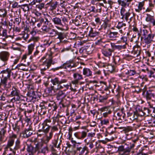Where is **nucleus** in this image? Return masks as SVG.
<instances>
[{"instance_id":"8fccbe9b","label":"nucleus","mask_w":155,"mask_h":155,"mask_svg":"<svg viewBox=\"0 0 155 155\" xmlns=\"http://www.w3.org/2000/svg\"><path fill=\"white\" fill-rule=\"evenodd\" d=\"M57 4L58 2H53L51 3L50 5V9L51 10H53L55 9L57 7Z\"/></svg>"},{"instance_id":"a211bd4d","label":"nucleus","mask_w":155,"mask_h":155,"mask_svg":"<svg viewBox=\"0 0 155 155\" xmlns=\"http://www.w3.org/2000/svg\"><path fill=\"white\" fill-rule=\"evenodd\" d=\"M87 135V132L84 131L79 133H76L74 134L75 136L79 139H83Z\"/></svg>"},{"instance_id":"e433bc0d","label":"nucleus","mask_w":155,"mask_h":155,"mask_svg":"<svg viewBox=\"0 0 155 155\" xmlns=\"http://www.w3.org/2000/svg\"><path fill=\"white\" fill-rule=\"evenodd\" d=\"M154 94H153L150 91H147L146 92V98L147 100H150L152 97H154Z\"/></svg>"},{"instance_id":"4c0bfd02","label":"nucleus","mask_w":155,"mask_h":155,"mask_svg":"<svg viewBox=\"0 0 155 155\" xmlns=\"http://www.w3.org/2000/svg\"><path fill=\"white\" fill-rule=\"evenodd\" d=\"M51 128V126L47 127H46L42 126V129H39V131L42 132V131L44 132V134H47L48 133L50 129Z\"/></svg>"},{"instance_id":"c756f323","label":"nucleus","mask_w":155,"mask_h":155,"mask_svg":"<svg viewBox=\"0 0 155 155\" xmlns=\"http://www.w3.org/2000/svg\"><path fill=\"white\" fill-rule=\"evenodd\" d=\"M101 109L102 112L106 113L108 114H110L112 112L111 108L109 107H103Z\"/></svg>"},{"instance_id":"2eb2a0df","label":"nucleus","mask_w":155,"mask_h":155,"mask_svg":"<svg viewBox=\"0 0 155 155\" xmlns=\"http://www.w3.org/2000/svg\"><path fill=\"white\" fill-rule=\"evenodd\" d=\"M33 134V129L31 126H29L28 128L26 129L24 134L25 138H28Z\"/></svg>"},{"instance_id":"ddd939ff","label":"nucleus","mask_w":155,"mask_h":155,"mask_svg":"<svg viewBox=\"0 0 155 155\" xmlns=\"http://www.w3.org/2000/svg\"><path fill=\"white\" fill-rule=\"evenodd\" d=\"M155 36V34L150 33L147 36L144 38V43L146 44H149L153 41Z\"/></svg>"},{"instance_id":"e2e57ef3","label":"nucleus","mask_w":155,"mask_h":155,"mask_svg":"<svg viewBox=\"0 0 155 155\" xmlns=\"http://www.w3.org/2000/svg\"><path fill=\"white\" fill-rule=\"evenodd\" d=\"M86 145H89V147L91 149H92L94 147V145L92 141L87 143Z\"/></svg>"},{"instance_id":"aec40b11","label":"nucleus","mask_w":155,"mask_h":155,"mask_svg":"<svg viewBox=\"0 0 155 155\" xmlns=\"http://www.w3.org/2000/svg\"><path fill=\"white\" fill-rule=\"evenodd\" d=\"M45 9V4L44 3H39L36 5L35 9L36 10L44 12Z\"/></svg>"},{"instance_id":"4468645a","label":"nucleus","mask_w":155,"mask_h":155,"mask_svg":"<svg viewBox=\"0 0 155 155\" xmlns=\"http://www.w3.org/2000/svg\"><path fill=\"white\" fill-rule=\"evenodd\" d=\"M22 125L21 122L20 121H18L15 124H12V126L13 130L17 133H18L20 130L21 126Z\"/></svg>"},{"instance_id":"412c9836","label":"nucleus","mask_w":155,"mask_h":155,"mask_svg":"<svg viewBox=\"0 0 155 155\" xmlns=\"http://www.w3.org/2000/svg\"><path fill=\"white\" fill-rule=\"evenodd\" d=\"M83 74L85 76L89 77L92 76V72L90 69L84 68L83 69Z\"/></svg>"},{"instance_id":"49530a36","label":"nucleus","mask_w":155,"mask_h":155,"mask_svg":"<svg viewBox=\"0 0 155 155\" xmlns=\"http://www.w3.org/2000/svg\"><path fill=\"white\" fill-rule=\"evenodd\" d=\"M141 35L143 36L142 38H143L149 34V31L146 29H143L141 31Z\"/></svg>"},{"instance_id":"0e129e2a","label":"nucleus","mask_w":155,"mask_h":155,"mask_svg":"<svg viewBox=\"0 0 155 155\" xmlns=\"http://www.w3.org/2000/svg\"><path fill=\"white\" fill-rule=\"evenodd\" d=\"M149 6L150 7L153 8L155 5V0H153V2H152L151 0H149Z\"/></svg>"},{"instance_id":"f8f14e48","label":"nucleus","mask_w":155,"mask_h":155,"mask_svg":"<svg viewBox=\"0 0 155 155\" xmlns=\"http://www.w3.org/2000/svg\"><path fill=\"white\" fill-rule=\"evenodd\" d=\"M133 0H118L117 2L119 5L123 8L129 7L131 2Z\"/></svg>"},{"instance_id":"9b49d317","label":"nucleus","mask_w":155,"mask_h":155,"mask_svg":"<svg viewBox=\"0 0 155 155\" xmlns=\"http://www.w3.org/2000/svg\"><path fill=\"white\" fill-rule=\"evenodd\" d=\"M73 78L74 80L72 81V83L74 84H77L80 80L83 79L82 75L78 73H74Z\"/></svg>"},{"instance_id":"f704fd0d","label":"nucleus","mask_w":155,"mask_h":155,"mask_svg":"<svg viewBox=\"0 0 155 155\" xmlns=\"http://www.w3.org/2000/svg\"><path fill=\"white\" fill-rule=\"evenodd\" d=\"M144 5V2H139L138 4V8H136L135 9L136 12L138 13H140L142 10Z\"/></svg>"},{"instance_id":"dca6fc26","label":"nucleus","mask_w":155,"mask_h":155,"mask_svg":"<svg viewBox=\"0 0 155 155\" xmlns=\"http://www.w3.org/2000/svg\"><path fill=\"white\" fill-rule=\"evenodd\" d=\"M110 43H111L106 41H105L103 38H101L98 40L95 44L96 45H101L104 48L107 45H109Z\"/></svg>"},{"instance_id":"20e7f679","label":"nucleus","mask_w":155,"mask_h":155,"mask_svg":"<svg viewBox=\"0 0 155 155\" xmlns=\"http://www.w3.org/2000/svg\"><path fill=\"white\" fill-rule=\"evenodd\" d=\"M138 140V138L133 139V143L130 147H126L123 145L119 146L117 150L119 155H130L131 149L134 148Z\"/></svg>"},{"instance_id":"c9c22d12","label":"nucleus","mask_w":155,"mask_h":155,"mask_svg":"<svg viewBox=\"0 0 155 155\" xmlns=\"http://www.w3.org/2000/svg\"><path fill=\"white\" fill-rule=\"evenodd\" d=\"M141 52V50L140 47L136 48L134 49V51L133 52L134 56L137 57L139 56Z\"/></svg>"},{"instance_id":"864d4df0","label":"nucleus","mask_w":155,"mask_h":155,"mask_svg":"<svg viewBox=\"0 0 155 155\" xmlns=\"http://www.w3.org/2000/svg\"><path fill=\"white\" fill-rule=\"evenodd\" d=\"M146 70L150 77L153 76V74L154 73L151 69H150L149 68H146Z\"/></svg>"},{"instance_id":"a18cd8bd","label":"nucleus","mask_w":155,"mask_h":155,"mask_svg":"<svg viewBox=\"0 0 155 155\" xmlns=\"http://www.w3.org/2000/svg\"><path fill=\"white\" fill-rule=\"evenodd\" d=\"M43 146L42 143H38L35 145V152L38 151L40 149H41Z\"/></svg>"},{"instance_id":"f03ea898","label":"nucleus","mask_w":155,"mask_h":155,"mask_svg":"<svg viewBox=\"0 0 155 155\" xmlns=\"http://www.w3.org/2000/svg\"><path fill=\"white\" fill-rule=\"evenodd\" d=\"M53 86H51V90L54 92L60 89L65 88L67 89L69 88V85L66 83L68 80L65 79H61L59 80L58 78H55L51 79V81Z\"/></svg>"},{"instance_id":"393cba45","label":"nucleus","mask_w":155,"mask_h":155,"mask_svg":"<svg viewBox=\"0 0 155 155\" xmlns=\"http://www.w3.org/2000/svg\"><path fill=\"white\" fill-rule=\"evenodd\" d=\"M111 44L114 51L116 49H117L119 50H121L122 49L125 48L126 47L125 45H116L115 44L113 43H111Z\"/></svg>"},{"instance_id":"5701e85b","label":"nucleus","mask_w":155,"mask_h":155,"mask_svg":"<svg viewBox=\"0 0 155 155\" xmlns=\"http://www.w3.org/2000/svg\"><path fill=\"white\" fill-rule=\"evenodd\" d=\"M52 20L55 25L63 26L61 19L57 17H55L52 19Z\"/></svg>"},{"instance_id":"3c124183","label":"nucleus","mask_w":155,"mask_h":155,"mask_svg":"<svg viewBox=\"0 0 155 155\" xmlns=\"http://www.w3.org/2000/svg\"><path fill=\"white\" fill-rule=\"evenodd\" d=\"M126 26V24L125 23H123L122 22H119L117 26V28L118 29H120L123 27H125Z\"/></svg>"},{"instance_id":"0eeeda50","label":"nucleus","mask_w":155,"mask_h":155,"mask_svg":"<svg viewBox=\"0 0 155 155\" xmlns=\"http://www.w3.org/2000/svg\"><path fill=\"white\" fill-rule=\"evenodd\" d=\"M11 94L12 96H16L12 99V102L16 101H19L21 100L20 91L17 88L13 86L12 88V91L11 92Z\"/></svg>"},{"instance_id":"f257e3e1","label":"nucleus","mask_w":155,"mask_h":155,"mask_svg":"<svg viewBox=\"0 0 155 155\" xmlns=\"http://www.w3.org/2000/svg\"><path fill=\"white\" fill-rule=\"evenodd\" d=\"M17 135L16 134L12 133L9 137V139L7 141V144L5 148V151L8 150L9 149L10 151H12L13 154L15 155L16 153V151L21 147V141L19 139H18L15 142V146L13 148L12 147L13 146L15 143V139L16 138Z\"/></svg>"},{"instance_id":"2f4dec72","label":"nucleus","mask_w":155,"mask_h":155,"mask_svg":"<svg viewBox=\"0 0 155 155\" xmlns=\"http://www.w3.org/2000/svg\"><path fill=\"white\" fill-rule=\"evenodd\" d=\"M58 31L57 30L50 28L47 33L50 35L52 36H54L57 35Z\"/></svg>"},{"instance_id":"4be33fe9","label":"nucleus","mask_w":155,"mask_h":155,"mask_svg":"<svg viewBox=\"0 0 155 155\" xmlns=\"http://www.w3.org/2000/svg\"><path fill=\"white\" fill-rule=\"evenodd\" d=\"M75 65L74 64L70 63H65L61 66V69L64 68L68 70V68L70 69L74 67Z\"/></svg>"},{"instance_id":"1a4fd4ad","label":"nucleus","mask_w":155,"mask_h":155,"mask_svg":"<svg viewBox=\"0 0 155 155\" xmlns=\"http://www.w3.org/2000/svg\"><path fill=\"white\" fill-rule=\"evenodd\" d=\"M125 11L126 10L124 8H122L120 10V13L122 16L121 19H124L127 21L131 14V12L130 10H129L125 13Z\"/></svg>"},{"instance_id":"7c9ffc66","label":"nucleus","mask_w":155,"mask_h":155,"mask_svg":"<svg viewBox=\"0 0 155 155\" xmlns=\"http://www.w3.org/2000/svg\"><path fill=\"white\" fill-rule=\"evenodd\" d=\"M109 37L110 38H118L119 37V34L117 32L110 31L109 34Z\"/></svg>"},{"instance_id":"37998d69","label":"nucleus","mask_w":155,"mask_h":155,"mask_svg":"<svg viewBox=\"0 0 155 155\" xmlns=\"http://www.w3.org/2000/svg\"><path fill=\"white\" fill-rule=\"evenodd\" d=\"M102 20L104 22V26L106 27L109 21V20L108 19L107 17H106L105 15L104 16V18H102Z\"/></svg>"},{"instance_id":"c03bdc74","label":"nucleus","mask_w":155,"mask_h":155,"mask_svg":"<svg viewBox=\"0 0 155 155\" xmlns=\"http://www.w3.org/2000/svg\"><path fill=\"white\" fill-rule=\"evenodd\" d=\"M27 58V56L26 55H24L22 57L21 62H22L25 63V64H23V63L21 64V65H23L25 66H26L27 65H28L29 64V62H28L26 63V59Z\"/></svg>"},{"instance_id":"79ce46f5","label":"nucleus","mask_w":155,"mask_h":155,"mask_svg":"<svg viewBox=\"0 0 155 155\" xmlns=\"http://www.w3.org/2000/svg\"><path fill=\"white\" fill-rule=\"evenodd\" d=\"M6 132V130L4 128L2 129L0 131V140H2L5 137V134Z\"/></svg>"},{"instance_id":"bb28decb","label":"nucleus","mask_w":155,"mask_h":155,"mask_svg":"<svg viewBox=\"0 0 155 155\" xmlns=\"http://www.w3.org/2000/svg\"><path fill=\"white\" fill-rule=\"evenodd\" d=\"M127 72L129 76H134L137 74V71L136 69L134 68H132L130 70H128Z\"/></svg>"},{"instance_id":"c85d7f7f","label":"nucleus","mask_w":155,"mask_h":155,"mask_svg":"<svg viewBox=\"0 0 155 155\" xmlns=\"http://www.w3.org/2000/svg\"><path fill=\"white\" fill-rule=\"evenodd\" d=\"M120 129H123V131H124L125 133H128L129 131L132 130L133 128L132 127L128 126L125 127H119Z\"/></svg>"},{"instance_id":"680f3d73","label":"nucleus","mask_w":155,"mask_h":155,"mask_svg":"<svg viewBox=\"0 0 155 155\" xmlns=\"http://www.w3.org/2000/svg\"><path fill=\"white\" fill-rule=\"evenodd\" d=\"M21 8L25 11H26L29 9V7L27 5H22Z\"/></svg>"},{"instance_id":"f3484780","label":"nucleus","mask_w":155,"mask_h":155,"mask_svg":"<svg viewBox=\"0 0 155 155\" xmlns=\"http://www.w3.org/2000/svg\"><path fill=\"white\" fill-rule=\"evenodd\" d=\"M54 64V63H52V60L51 59L45 61L43 63L42 66L44 67V68H43V69L46 70L50 67L51 64Z\"/></svg>"},{"instance_id":"423d86ee","label":"nucleus","mask_w":155,"mask_h":155,"mask_svg":"<svg viewBox=\"0 0 155 155\" xmlns=\"http://www.w3.org/2000/svg\"><path fill=\"white\" fill-rule=\"evenodd\" d=\"M76 149V152L78 155H87L89 152V150L86 145L78 146Z\"/></svg>"},{"instance_id":"09e8293b","label":"nucleus","mask_w":155,"mask_h":155,"mask_svg":"<svg viewBox=\"0 0 155 155\" xmlns=\"http://www.w3.org/2000/svg\"><path fill=\"white\" fill-rule=\"evenodd\" d=\"M153 19V17L151 16L150 14H147V17L146 18V20L147 22H150L152 23V22Z\"/></svg>"},{"instance_id":"b1692460","label":"nucleus","mask_w":155,"mask_h":155,"mask_svg":"<svg viewBox=\"0 0 155 155\" xmlns=\"http://www.w3.org/2000/svg\"><path fill=\"white\" fill-rule=\"evenodd\" d=\"M99 33L97 31L91 28L88 35L91 37L94 38L98 35Z\"/></svg>"},{"instance_id":"7ed1b4c3","label":"nucleus","mask_w":155,"mask_h":155,"mask_svg":"<svg viewBox=\"0 0 155 155\" xmlns=\"http://www.w3.org/2000/svg\"><path fill=\"white\" fill-rule=\"evenodd\" d=\"M11 73V70L9 68L3 70L0 73V87L3 86L5 89H7L11 87V83L8 82V79H10Z\"/></svg>"},{"instance_id":"9d476101","label":"nucleus","mask_w":155,"mask_h":155,"mask_svg":"<svg viewBox=\"0 0 155 155\" xmlns=\"http://www.w3.org/2000/svg\"><path fill=\"white\" fill-rule=\"evenodd\" d=\"M9 56L10 54L7 51H2L0 53V59L4 62V65L7 64Z\"/></svg>"},{"instance_id":"052dcab7","label":"nucleus","mask_w":155,"mask_h":155,"mask_svg":"<svg viewBox=\"0 0 155 155\" xmlns=\"http://www.w3.org/2000/svg\"><path fill=\"white\" fill-rule=\"evenodd\" d=\"M57 142L58 143L57 147L60 148V146L62 143V140L61 138H59L58 137L57 139Z\"/></svg>"},{"instance_id":"473e14b6","label":"nucleus","mask_w":155,"mask_h":155,"mask_svg":"<svg viewBox=\"0 0 155 155\" xmlns=\"http://www.w3.org/2000/svg\"><path fill=\"white\" fill-rule=\"evenodd\" d=\"M65 96L64 93L62 91H59L57 94L56 98L58 100H61Z\"/></svg>"},{"instance_id":"6e6552de","label":"nucleus","mask_w":155,"mask_h":155,"mask_svg":"<svg viewBox=\"0 0 155 155\" xmlns=\"http://www.w3.org/2000/svg\"><path fill=\"white\" fill-rule=\"evenodd\" d=\"M146 114V113L143 112L142 110H137L134 111V120H135L137 121L138 122L140 121H142V120L140 119V118L141 117L144 116Z\"/></svg>"},{"instance_id":"5fc2aeb1","label":"nucleus","mask_w":155,"mask_h":155,"mask_svg":"<svg viewBox=\"0 0 155 155\" xmlns=\"http://www.w3.org/2000/svg\"><path fill=\"white\" fill-rule=\"evenodd\" d=\"M50 28L47 27V25H44L41 28L43 31L44 32V33H47L48 32Z\"/></svg>"},{"instance_id":"a878e982","label":"nucleus","mask_w":155,"mask_h":155,"mask_svg":"<svg viewBox=\"0 0 155 155\" xmlns=\"http://www.w3.org/2000/svg\"><path fill=\"white\" fill-rule=\"evenodd\" d=\"M27 151L28 152L31 153H36L35 147H33L31 144H27Z\"/></svg>"},{"instance_id":"de8ad7c7","label":"nucleus","mask_w":155,"mask_h":155,"mask_svg":"<svg viewBox=\"0 0 155 155\" xmlns=\"http://www.w3.org/2000/svg\"><path fill=\"white\" fill-rule=\"evenodd\" d=\"M107 98L108 97L107 95L102 96L100 95L99 97V101L100 102H103L104 101L106 100Z\"/></svg>"},{"instance_id":"cd10ccee","label":"nucleus","mask_w":155,"mask_h":155,"mask_svg":"<svg viewBox=\"0 0 155 155\" xmlns=\"http://www.w3.org/2000/svg\"><path fill=\"white\" fill-rule=\"evenodd\" d=\"M51 17L48 15H46L44 18L43 24L45 25H48L51 20Z\"/></svg>"},{"instance_id":"6e6d98bb","label":"nucleus","mask_w":155,"mask_h":155,"mask_svg":"<svg viewBox=\"0 0 155 155\" xmlns=\"http://www.w3.org/2000/svg\"><path fill=\"white\" fill-rule=\"evenodd\" d=\"M11 74L12 78L14 80L16 79L18 75L17 72L14 71H11Z\"/></svg>"},{"instance_id":"58836bf2","label":"nucleus","mask_w":155,"mask_h":155,"mask_svg":"<svg viewBox=\"0 0 155 155\" xmlns=\"http://www.w3.org/2000/svg\"><path fill=\"white\" fill-rule=\"evenodd\" d=\"M35 46V43L33 44H31L28 46V54H31L32 51L33 50Z\"/></svg>"},{"instance_id":"603ef678","label":"nucleus","mask_w":155,"mask_h":155,"mask_svg":"<svg viewBox=\"0 0 155 155\" xmlns=\"http://www.w3.org/2000/svg\"><path fill=\"white\" fill-rule=\"evenodd\" d=\"M109 120L108 119H104L101 120V123L102 125H107L109 124Z\"/></svg>"},{"instance_id":"72a5a7b5","label":"nucleus","mask_w":155,"mask_h":155,"mask_svg":"<svg viewBox=\"0 0 155 155\" xmlns=\"http://www.w3.org/2000/svg\"><path fill=\"white\" fill-rule=\"evenodd\" d=\"M119 76L124 81H126L129 78V76L127 72L122 73L118 74Z\"/></svg>"},{"instance_id":"774afa93","label":"nucleus","mask_w":155,"mask_h":155,"mask_svg":"<svg viewBox=\"0 0 155 155\" xmlns=\"http://www.w3.org/2000/svg\"><path fill=\"white\" fill-rule=\"evenodd\" d=\"M121 41L126 44V42L127 41V38L126 36H123L120 38Z\"/></svg>"},{"instance_id":"6ab92c4d","label":"nucleus","mask_w":155,"mask_h":155,"mask_svg":"<svg viewBox=\"0 0 155 155\" xmlns=\"http://www.w3.org/2000/svg\"><path fill=\"white\" fill-rule=\"evenodd\" d=\"M60 148L54 146H51V150L52 153L51 155H58L60 154Z\"/></svg>"},{"instance_id":"69168bd1","label":"nucleus","mask_w":155,"mask_h":155,"mask_svg":"<svg viewBox=\"0 0 155 155\" xmlns=\"http://www.w3.org/2000/svg\"><path fill=\"white\" fill-rule=\"evenodd\" d=\"M35 15L37 16H40L42 14L43 12H40L38 10H35Z\"/></svg>"},{"instance_id":"bf43d9fd","label":"nucleus","mask_w":155,"mask_h":155,"mask_svg":"<svg viewBox=\"0 0 155 155\" xmlns=\"http://www.w3.org/2000/svg\"><path fill=\"white\" fill-rule=\"evenodd\" d=\"M48 150V148L47 145H46L41 150V152L44 153H45Z\"/></svg>"},{"instance_id":"13d9d810","label":"nucleus","mask_w":155,"mask_h":155,"mask_svg":"<svg viewBox=\"0 0 155 155\" xmlns=\"http://www.w3.org/2000/svg\"><path fill=\"white\" fill-rule=\"evenodd\" d=\"M47 104L46 103H41L39 105L40 107H41L40 110H46V106H45V104Z\"/></svg>"},{"instance_id":"338daca9","label":"nucleus","mask_w":155,"mask_h":155,"mask_svg":"<svg viewBox=\"0 0 155 155\" xmlns=\"http://www.w3.org/2000/svg\"><path fill=\"white\" fill-rule=\"evenodd\" d=\"M21 21V19L18 17L16 18L15 19V22L18 25H19Z\"/></svg>"},{"instance_id":"a19ab883","label":"nucleus","mask_w":155,"mask_h":155,"mask_svg":"<svg viewBox=\"0 0 155 155\" xmlns=\"http://www.w3.org/2000/svg\"><path fill=\"white\" fill-rule=\"evenodd\" d=\"M57 35L58 36L57 38L59 39L60 42H62V40L64 39L65 37V35L62 33L58 31V33H57Z\"/></svg>"},{"instance_id":"4d7b16f0","label":"nucleus","mask_w":155,"mask_h":155,"mask_svg":"<svg viewBox=\"0 0 155 155\" xmlns=\"http://www.w3.org/2000/svg\"><path fill=\"white\" fill-rule=\"evenodd\" d=\"M51 131L53 132L55 131H57L58 130V128L57 126L55 125L54 126H51Z\"/></svg>"},{"instance_id":"ea45409f","label":"nucleus","mask_w":155,"mask_h":155,"mask_svg":"<svg viewBox=\"0 0 155 155\" xmlns=\"http://www.w3.org/2000/svg\"><path fill=\"white\" fill-rule=\"evenodd\" d=\"M7 11L5 9H0V17L4 18L6 16Z\"/></svg>"},{"instance_id":"39448f33","label":"nucleus","mask_w":155,"mask_h":155,"mask_svg":"<svg viewBox=\"0 0 155 155\" xmlns=\"http://www.w3.org/2000/svg\"><path fill=\"white\" fill-rule=\"evenodd\" d=\"M101 51L104 56L108 58L111 56L112 53L114 52L111 43H110L109 45H107L105 47L103 48Z\"/></svg>"}]
</instances>
